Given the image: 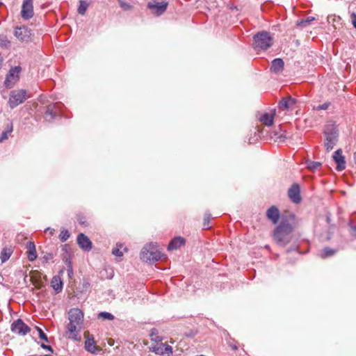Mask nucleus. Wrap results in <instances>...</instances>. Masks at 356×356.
<instances>
[{"mask_svg":"<svg viewBox=\"0 0 356 356\" xmlns=\"http://www.w3.org/2000/svg\"><path fill=\"white\" fill-rule=\"evenodd\" d=\"M293 229L292 225L287 220H282L273 232V240L280 246L286 245L293 238Z\"/></svg>","mask_w":356,"mask_h":356,"instance_id":"1","label":"nucleus"},{"mask_svg":"<svg viewBox=\"0 0 356 356\" xmlns=\"http://www.w3.org/2000/svg\"><path fill=\"white\" fill-rule=\"evenodd\" d=\"M163 254L158 250L156 245L153 243L145 245L140 254V259L149 264L160 260Z\"/></svg>","mask_w":356,"mask_h":356,"instance_id":"2","label":"nucleus"},{"mask_svg":"<svg viewBox=\"0 0 356 356\" xmlns=\"http://www.w3.org/2000/svg\"><path fill=\"white\" fill-rule=\"evenodd\" d=\"M254 42L257 50H266L273 45L274 40L269 32L261 31L254 36Z\"/></svg>","mask_w":356,"mask_h":356,"instance_id":"3","label":"nucleus"},{"mask_svg":"<svg viewBox=\"0 0 356 356\" xmlns=\"http://www.w3.org/2000/svg\"><path fill=\"white\" fill-rule=\"evenodd\" d=\"M27 91L24 89L13 90L10 92L8 104L10 108H13L23 103L29 98Z\"/></svg>","mask_w":356,"mask_h":356,"instance_id":"4","label":"nucleus"},{"mask_svg":"<svg viewBox=\"0 0 356 356\" xmlns=\"http://www.w3.org/2000/svg\"><path fill=\"white\" fill-rule=\"evenodd\" d=\"M168 3L166 0H153L147 3V8L156 15H161L166 10Z\"/></svg>","mask_w":356,"mask_h":356,"instance_id":"5","label":"nucleus"},{"mask_svg":"<svg viewBox=\"0 0 356 356\" xmlns=\"http://www.w3.org/2000/svg\"><path fill=\"white\" fill-rule=\"evenodd\" d=\"M21 67L19 66L12 67L6 75L4 85L7 88H11L19 80Z\"/></svg>","mask_w":356,"mask_h":356,"instance_id":"6","label":"nucleus"},{"mask_svg":"<svg viewBox=\"0 0 356 356\" xmlns=\"http://www.w3.org/2000/svg\"><path fill=\"white\" fill-rule=\"evenodd\" d=\"M262 140H265V143H275L277 144H282L289 143L293 144L291 142L292 137L290 135H264L263 138H261Z\"/></svg>","mask_w":356,"mask_h":356,"instance_id":"7","label":"nucleus"},{"mask_svg":"<svg viewBox=\"0 0 356 356\" xmlns=\"http://www.w3.org/2000/svg\"><path fill=\"white\" fill-rule=\"evenodd\" d=\"M11 331L20 336H25L30 332V327L22 319L18 318L12 323Z\"/></svg>","mask_w":356,"mask_h":356,"instance_id":"8","label":"nucleus"},{"mask_svg":"<svg viewBox=\"0 0 356 356\" xmlns=\"http://www.w3.org/2000/svg\"><path fill=\"white\" fill-rule=\"evenodd\" d=\"M275 115V109H273L270 112L258 113L257 118L263 124L269 127L273 124Z\"/></svg>","mask_w":356,"mask_h":356,"instance_id":"9","label":"nucleus"},{"mask_svg":"<svg viewBox=\"0 0 356 356\" xmlns=\"http://www.w3.org/2000/svg\"><path fill=\"white\" fill-rule=\"evenodd\" d=\"M296 104V99L294 98H292L291 97L289 96L284 98H282L279 104H278V108L280 111H287L289 110H293L295 108V105Z\"/></svg>","mask_w":356,"mask_h":356,"instance_id":"10","label":"nucleus"},{"mask_svg":"<svg viewBox=\"0 0 356 356\" xmlns=\"http://www.w3.org/2000/svg\"><path fill=\"white\" fill-rule=\"evenodd\" d=\"M33 0H24L21 15L23 19H29L33 16Z\"/></svg>","mask_w":356,"mask_h":356,"instance_id":"11","label":"nucleus"},{"mask_svg":"<svg viewBox=\"0 0 356 356\" xmlns=\"http://www.w3.org/2000/svg\"><path fill=\"white\" fill-rule=\"evenodd\" d=\"M288 195L293 203L299 204L302 201L300 186L298 184H293L288 191Z\"/></svg>","mask_w":356,"mask_h":356,"instance_id":"12","label":"nucleus"},{"mask_svg":"<svg viewBox=\"0 0 356 356\" xmlns=\"http://www.w3.org/2000/svg\"><path fill=\"white\" fill-rule=\"evenodd\" d=\"M68 319L70 323L81 325L83 323V313L78 308H73L69 312Z\"/></svg>","mask_w":356,"mask_h":356,"instance_id":"13","label":"nucleus"},{"mask_svg":"<svg viewBox=\"0 0 356 356\" xmlns=\"http://www.w3.org/2000/svg\"><path fill=\"white\" fill-rule=\"evenodd\" d=\"M60 113V104L58 103L50 104L46 107V121L58 116Z\"/></svg>","mask_w":356,"mask_h":356,"instance_id":"14","label":"nucleus"},{"mask_svg":"<svg viewBox=\"0 0 356 356\" xmlns=\"http://www.w3.org/2000/svg\"><path fill=\"white\" fill-rule=\"evenodd\" d=\"M149 350L156 355L172 354V347L165 343H161L159 345L149 347Z\"/></svg>","mask_w":356,"mask_h":356,"instance_id":"15","label":"nucleus"},{"mask_svg":"<svg viewBox=\"0 0 356 356\" xmlns=\"http://www.w3.org/2000/svg\"><path fill=\"white\" fill-rule=\"evenodd\" d=\"M333 159L337 163V170L342 171L346 168L345 157L342 154V150L341 149H337L333 154Z\"/></svg>","mask_w":356,"mask_h":356,"instance_id":"16","label":"nucleus"},{"mask_svg":"<svg viewBox=\"0 0 356 356\" xmlns=\"http://www.w3.org/2000/svg\"><path fill=\"white\" fill-rule=\"evenodd\" d=\"M77 243L84 251H90L92 249V242L89 238L83 233L77 236Z\"/></svg>","mask_w":356,"mask_h":356,"instance_id":"17","label":"nucleus"},{"mask_svg":"<svg viewBox=\"0 0 356 356\" xmlns=\"http://www.w3.org/2000/svg\"><path fill=\"white\" fill-rule=\"evenodd\" d=\"M186 243L185 239L181 236H177L172 238L168 245V250H175L184 245Z\"/></svg>","mask_w":356,"mask_h":356,"instance_id":"18","label":"nucleus"},{"mask_svg":"<svg viewBox=\"0 0 356 356\" xmlns=\"http://www.w3.org/2000/svg\"><path fill=\"white\" fill-rule=\"evenodd\" d=\"M266 216L273 224H276L280 218V211L276 207L272 206L267 210Z\"/></svg>","mask_w":356,"mask_h":356,"instance_id":"19","label":"nucleus"},{"mask_svg":"<svg viewBox=\"0 0 356 356\" xmlns=\"http://www.w3.org/2000/svg\"><path fill=\"white\" fill-rule=\"evenodd\" d=\"M81 325H76V323H69L67 325V331L69 332V338L76 340L78 336V332L81 330Z\"/></svg>","mask_w":356,"mask_h":356,"instance_id":"20","label":"nucleus"},{"mask_svg":"<svg viewBox=\"0 0 356 356\" xmlns=\"http://www.w3.org/2000/svg\"><path fill=\"white\" fill-rule=\"evenodd\" d=\"M284 61L282 58H275L271 63L270 70L274 73H280L284 69Z\"/></svg>","mask_w":356,"mask_h":356,"instance_id":"21","label":"nucleus"},{"mask_svg":"<svg viewBox=\"0 0 356 356\" xmlns=\"http://www.w3.org/2000/svg\"><path fill=\"white\" fill-rule=\"evenodd\" d=\"M341 131L339 125L333 120L327 122L323 134H337Z\"/></svg>","mask_w":356,"mask_h":356,"instance_id":"22","label":"nucleus"},{"mask_svg":"<svg viewBox=\"0 0 356 356\" xmlns=\"http://www.w3.org/2000/svg\"><path fill=\"white\" fill-rule=\"evenodd\" d=\"M338 141L337 135H327L325 146L327 151L332 150Z\"/></svg>","mask_w":356,"mask_h":356,"instance_id":"23","label":"nucleus"},{"mask_svg":"<svg viewBox=\"0 0 356 356\" xmlns=\"http://www.w3.org/2000/svg\"><path fill=\"white\" fill-rule=\"evenodd\" d=\"M51 286L57 293L62 291L63 283L59 275H56L52 278Z\"/></svg>","mask_w":356,"mask_h":356,"instance_id":"24","label":"nucleus"},{"mask_svg":"<svg viewBox=\"0 0 356 356\" xmlns=\"http://www.w3.org/2000/svg\"><path fill=\"white\" fill-rule=\"evenodd\" d=\"M15 35L21 41H24L29 38L28 31L25 27H17L15 30Z\"/></svg>","mask_w":356,"mask_h":356,"instance_id":"25","label":"nucleus"},{"mask_svg":"<svg viewBox=\"0 0 356 356\" xmlns=\"http://www.w3.org/2000/svg\"><path fill=\"white\" fill-rule=\"evenodd\" d=\"M28 258L30 261H33L36 259L37 254L35 251V245L33 243L29 241L28 242Z\"/></svg>","mask_w":356,"mask_h":356,"instance_id":"26","label":"nucleus"},{"mask_svg":"<svg viewBox=\"0 0 356 356\" xmlns=\"http://www.w3.org/2000/svg\"><path fill=\"white\" fill-rule=\"evenodd\" d=\"M264 135H247L245 138V141L248 140V144H255L257 142H264L265 140H262L261 138H263Z\"/></svg>","mask_w":356,"mask_h":356,"instance_id":"27","label":"nucleus"},{"mask_svg":"<svg viewBox=\"0 0 356 356\" xmlns=\"http://www.w3.org/2000/svg\"><path fill=\"white\" fill-rule=\"evenodd\" d=\"M85 348L88 352L95 353L97 350V347L95 345L94 339H88L85 342Z\"/></svg>","mask_w":356,"mask_h":356,"instance_id":"28","label":"nucleus"},{"mask_svg":"<svg viewBox=\"0 0 356 356\" xmlns=\"http://www.w3.org/2000/svg\"><path fill=\"white\" fill-rule=\"evenodd\" d=\"M348 225L350 229V233L353 236H356V213L351 216Z\"/></svg>","mask_w":356,"mask_h":356,"instance_id":"29","label":"nucleus"},{"mask_svg":"<svg viewBox=\"0 0 356 356\" xmlns=\"http://www.w3.org/2000/svg\"><path fill=\"white\" fill-rule=\"evenodd\" d=\"M307 168L311 171H315L318 169L321 165V163L318 161H313L308 160L306 161Z\"/></svg>","mask_w":356,"mask_h":356,"instance_id":"30","label":"nucleus"},{"mask_svg":"<svg viewBox=\"0 0 356 356\" xmlns=\"http://www.w3.org/2000/svg\"><path fill=\"white\" fill-rule=\"evenodd\" d=\"M336 250L330 248H325L321 253V257L327 258L328 257H331L334 255L336 253Z\"/></svg>","mask_w":356,"mask_h":356,"instance_id":"31","label":"nucleus"},{"mask_svg":"<svg viewBox=\"0 0 356 356\" xmlns=\"http://www.w3.org/2000/svg\"><path fill=\"white\" fill-rule=\"evenodd\" d=\"M88 3L86 1L81 0L79 1L78 13L81 15H85L86 10L88 9Z\"/></svg>","mask_w":356,"mask_h":356,"instance_id":"32","label":"nucleus"},{"mask_svg":"<svg viewBox=\"0 0 356 356\" xmlns=\"http://www.w3.org/2000/svg\"><path fill=\"white\" fill-rule=\"evenodd\" d=\"M13 131V125L10 120H6L5 122V129L1 134H11Z\"/></svg>","mask_w":356,"mask_h":356,"instance_id":"33","label":"nucleus"},{"mask_svg":"<svg viewBox=\"0 0 356 356\" xmlns=\"http://www.w3.org/2000/svg\"><path fill=\"white\" fill-rule=\"evenodd\" d=\"M98 318H102L104 319L109 321H112L115 318L114 316L112 314L107 312H102L99 313Z\"/></svg>","mask_w":356,"mask_h":356,"instance_id":"34","label":"nucleus"},{"mask_svg":"<svg viewBox=\"0 0 356 356\" xmlns=\"http://www.w3.org/2000/svg\"><path fill=\"white\" fill-rule=\"evenodd\" d=\"M70 234L68 230L65 229H63L59 234V238L63 242L66 241L70 238Z\"/></svg>","mask_w":356,"mask_h":356,"instance_id":"35","label":"nucleus"},{"mask_svg":"<svg viewBox=\"0 0 356 356\" xmlns=\"http://www.w3.org/2000/svg\"><path fill=\"white\" fill-rule=\"evenodd\" d=\"M150 337L152 341L159 342L162 341V338L157 335V330L155 328L152 329Z\"/></svg>","mask_w":356,"mask_h":356,"instance_id":"36","label":"nucleus"},{"mask_svg":"<svg viewBox=\"0 0 356 356\" xmlns=\"http://www.w3.org/2000/svg\"><path fill=\"white\" fill-rule=\"evenodd\" d=\"M10 252L7 250H3L1 252L0 258L2 262L6 261L10 257Z\"/></svg>","mask_w":356,"mask_h":356,"instance_id":"37","label":"nucleus"},{"mask_svg":"<svg viewBox=\"0 0 356 356\" xmlns=\"http://www.w3.org/2000/svg\"><path fill=\"white\" fill-rule=\"evenodd\" d=\"M118 3L120 6L124 10H129L131 9L132 6L131 4L128 2H126L123 0H118Z\"/></svg>","mask_w":356,"mask_h":356,"instance_id":"38","label":"nucleus"},{"mask_svg":"<svg viewBox=\"0 0 356 356\" xmlns=\"http://www.w3.org/2000/svg\"><path fill=\"white\" fill-rule=\"evenodd\" d=\"M66 265H67V275H68L69 277L71 278L74 274L71 261L70 260H67Z\"/></svg>","mask_w":356,"mask_h":356,"instance_id":"39","label":"nucleus"},{"mask_svg":"<svg viewBox=\"0 0 356 356\" xmlns=\"http://www.w3.org/2000/svg\"><path fill=\"white\" fill-rule=\"evenodd\" d=\"M330 102H325L323 103V104H321V105H318L317 106H315L314 108V109L316 110V111H319V110H327L330 106Z\"/></svg>","mask_w":356,"mask_h":356,"instance_id":"40","label":"nucleus"},{"mask_svg":"<svg viewBox=\"0 0 356 356\" xmlns=\"http://www.w3.org/2000/svg\"><path fill=\"white\" fill-rule=\"evenodd\" d=\"M10 44V42L5 35H0V45L2 47H7Z\"/></svg>","mask_w":356,"mask_h":356,"instance_id":"41","label":"nucleus"},{"mask_svg":"<svg viewBox=\"0 0 356 356\" xmlns=\"http://www.w3.org/2000/svg\"><path fill=\"white\" fill-rule=\"evenodd\" d=\"M112 254L115 257H121L123 255V252L120 250V248H114L112 251Z\"/></svg>","mask_w":356,"mask_h":356,"instance_id":"42","label":"nucleus"},{"mask_svg":"<svg viewBox=\"0 0 356 356\" xmlns=\"http://www.w3.org/2000/svg\"><path fill=\"white\" fill-rule=\"evenodd\" d=\"M210 218H211V214L210 213L205 214L204 221H209ZM204 229H209V225L206 224V222H204Z\"/></svg>","mask_w":356,"mask_h":356,"instance_id":"43","label":"nucleus"},{"mask_svg":"<svg viewBox=\"0 0 356 356\" xmlns=\"http://www.w3.org/2000/svg\"><path fill=\"white\" fill-rule=\"evenodd\" d=\"M351 22L354 28L356 29V14L354 13L351 14Z\"/></svg>","mask_w":356,"mask_h":356,"instance_id":"44","label":"nucleus"},{"mask_svg":"<svg viewBox=\"0 0 356 356\" xmlns=\"http://www.w3.org/2000/svg\"><path fill=\"white\" fill-rule=\"evenodd\" d=\"M36 328H37V330H38V332L39 333L40 338L41 339H44V332H43V330L41 328L38 327H37Z\"/></svg>","mask_w":356,"mask_h":356,"instance_id":"45","label":"nucleus"},{"mask_svg":"<svg viewBox=\"0 0 356 356\" xmlns=\"http://www.w3.org/2000/svg\"><path fill=\"white\" fill-rule=\"evenodd\" d=\"M8 135H1L0 136V143H3V141L8 140Z\"/></svg>","mask_w":356,"mask_h":356,"instance_id":"46","label":"nucleus"},{"mask_svg":"<svg viewBox=\"0 0 356 356\" xmlns=\"http://www.w3.org/2000/svg\"><path fill=\"white\" fill-rule=\"evenodd\" d=\"M46 350H48V351H49L51 353H53L52 348L49 345H46Z\"/></svg>","mask_w":356,"mask_h":356,"instance_id":"47","label":"nucleus"},{"mask_svg":"<svg viewBox=\"0 0 356 356\" xmlns=\"http://www.w3.org/2000/svg\"><path fill=\"white\" fill-rule=\"evenodd\" d=\"M229 346L232 348V350H238V347L236 345H232L231 343H229Z\"/></svg>","mask_w":356,"mask_h":356,"instance_id":"48","label":"nucleus"},{"mask_svg":"<svg viewBox=\"0 0 356 356\" xmlns=\"http://www.w3.org/2000/svg\"><path fill=\"white\" fill-rule=\"evenodd\" d=\"M40 346H41L43 349H44V341H42V342L40 343Z\"/></svg>","mask_w":356,"mask_h":356,"instance_id":"49","label":"nucleus"},{"mask_svg":"<svg viewBox=\"0 0 356 356\" xmlns=\"http://www.w3.org/2000/svg\"><path fill=\"white\" fill-rule=\"evenodd\" d=\"M308 22H309V20H306V21H302V22H300V24H307Z\"/></svg>","mask_w":356,"mask_h":356,"instance_id":"50","label":"nucleus"},{"mask_svg":"<svg viewBox=\"0 0 356 356\" xmlns=\"http://www.w3.org/2000/svg\"><path fill=\"white\" fill-rule=\"evenodd\" d=\"M80 223H81V224H83V223H84V222H83V220H81V221H80Z\"/></svg>","mask_w":356,"mask_h":356,"instance_id":"51","label":"nucleus"},{"mask_svg":"<svg viewBox=\"0 0 356 356\" xmlns=\"http://www.w3.org/2000/svg\"><path fill=\"white\" fill-rule=\"evenodd\" d=\"M80 223H81V224H83V223H84V222H83V220H81V221H80Z\"/></svg>","mask_w":356,"mask_h":356,"instance_id":"52","label":"nucleus"},{"mask_svg":"<svg viewBox=\"0 0 356 356\" xmlns=\"http://www.w3.org/2000/svg\"><path fill=\"white\" fill-rule=\"evenodd\" d=\"M63 273V270H60L59 273Z\"/></svg>","mask_w":356,"mask_h":356,"instance_id":"53","label":"nucleus"},{"mask_svg":"<svg viewBox=\"0 0 356 356\" xmlns=\"http://www.w3.org/2000/svg\"><path fill=\"white\" fill-rule=\"evenodd\" d=\"M48 230H49V228H46V229H45V231H46V232H47V231H48Z\"/></svg>","mask_w":356,"mask_h":356,"instance_id":"54","label":"nucleus"},{"mask_svg":"<svg viewBox=\"0 0 356 356\" xmlns=\"http://www.w3.org/2000/svg\"><path fill=\"white\" fill-rule=\"evenodd\" d=\"M2 60L0 59V65H1Z\"/></svg>","mask_w":356,"mask_h":356,"instance_id":"55","label":"nucleus"},{"mask_svg":"<svg viewBox=\"0 0 356 356\" xmlns=\"http://www.w3.org/2000/svg\"><path fill=\"white\" fill-rule=\"evenodd\" d=\"M40 356H44V355H40Z\"/></svg>","mask_w":356,"mask_h":356,"instance_id":"56","label":"nucleus"}]
</instances>
